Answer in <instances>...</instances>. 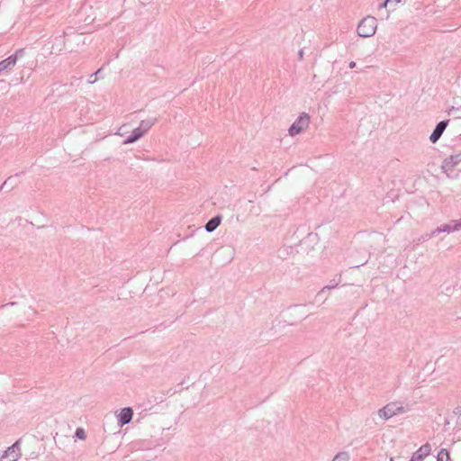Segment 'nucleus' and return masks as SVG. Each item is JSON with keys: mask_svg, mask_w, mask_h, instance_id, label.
<instances>
[{"mask_svg": "<svg viewBox=\"0 0 461 461\" xmlns=\"http://www.w3.org/2000/svg\"><path fill=\"white\" fill-rule=\"evenodd\" d=\"M377 27V21L374 16H366L363 18L357 28V32L359 37L368 38L375 33Z\"/></svg>", "mask_w": 461, "mask_h": 461, "instance_id": "f257e3e1", "label": "nucleus"}, {"mask_svg": "<svg viewBox=\"0 0 461 461\" xmlns=\"http://www.w3.org/2000/svg\"><path fill=\"white\" fill-rule=\"evenodd\" d=\"M406 412V409L400 403L392 402L378 411V416L385 420L393 417L396 414Z\"/></svg>", "mask_w": 461, "mask_h": 461, "instance_id": "f03ea898", "label": "nucleus"}, {"mask_svg": "<svg viewBox=\"0 0 461 461\" xmlns=\"http://www.w3.org/2000/svg\"><path fill=\"white\" fill-rule=\"evenodd\" d=\"M310 124V115L306 113H302L298 118L292 123L288 132L291 136H295L307 129Z\"/></svg>", "mask_w": 461, "mask_h": 461, "instance_id": "7ed1b4c3", "label": "nucleus"}, {"mask_svg": "<svg viewBox=\"0 0 461 461\" xmlns=\"http://www.w3.org/2000/svg\"><path fill=\"white\" fill-rule=\"evenodd\" d=\"M21 442L22 439H17L11 447H9L2 455L5 461H17L21 456Z\"/></svg>", "mask_w": 461, "mask_h": 461, "instance_id": "20e7f679", "label": "nucleus"}, {"mask_svg": "<svg viewBox=\"0 0 461 461\" xmlns=\"http://www.w3.org/2000/svg\"><path fill=\"white\" fill-rule=\"evenodd\" d=\"M461 161V155H452L446 158L442 163L441 168L447 176H451L453 168Z\"/></svg>", "mask_w": 461, "mask_h": 461, "instance_id": "39448f33", "label": "nucleus"}, {"mask_svg": "<svg viewBox=\"0 0 461 461\" xmlns=\"http://www.w3.org/2000/svg\"><path fill=\"white\" fill-rule=\"evenodd\" d=\"M459 230H461V220H452L448 223L436 228L432 230V234H438L441 232L450 233Z\"/></svg>", "mask_w": 461, "mask_h": 461, "instance_id": "423d86ee", "label": "nucleus"}, {"mask_svg": "<svg viewBox=\"0 0 461 461\" xmlns=\"http://www.w3.org/2000/svg\"><path fill=\"white\" fill-rule=\"evenodd\" d=\"M448 122V120H443L437 123L436 127L434 128L432 133L429 136V140L432 143H436L439 140L444 131L446 130Z\"/></svg>", "mask_w": 461, "mask_h": 461, "instance_id": "0eeeda50", "label": "nucleus"}, {"mask_svg": "<svg viewBox=\"0 0 461 461\" xmlns=\"http://www.w3.org/2000/svg\"><path fill=\"white\" fill-rule=\"evenodd\" d=\"M23 53V50H19L15 54L9 56L8 58L0 61V72L11 69L17 61V56Z\"/></svg>", "mask_w": 461, "mask_h": 461, "instance_id": "6e6552de", "label": "nucleus"}, {"mask_svg": "<svg viewBox=\"0 0 461 461\" xmlns=\"http://www.w3.org/2000/svg\"><path fill=\"white\" fill-rule=\"evenodd\" d=\"M431 447L429 443L422 445L416 452L413 453L410 461H422L424 457L429 455Z\"/></svg>", "mask_w": 461, "mask_h": 461, "instance_id": "1a4fd4ad", "label": "nucleus"}, {"mask_svg": "<svg viewBox=\"0 0 461 461\" xmlns=\"http://www.w3.org/2000/svg\"><path fill=\"white\" fill-rule=\"evenodd\" d=\"M132 415H133V411H132L131 408L126 407V408L122 409V411L118 416V423L121 426H124V425L130 423L132 419Z\"/></svg>", "mask_w": 461, "mask_h": 461, "instance_id": "9d476101", "label": "nucleus"}, {"mask_svg": "<svg viewBox=\"0 0 461 461\" xmlns=\"http://www.w3.org/2000/svg\"><path fill=\"white\" fill-rule=\"evenodd\" d=\"M221 216L216 215V216L212 217L206 222V224L204 226L205 230L207 232H212L213 230H215L218 228V226L221 224Z\"/></svg>", "mask_w": 461, "mask_h": 461, "instance_id": "9b49d317", "label": "nucleus"}, {"mask_svg": "<svg viewBox=\"0 0 461 461\" xmlns=\"http://www.w3.org/2000/svg\"><path fill=\"white\" fill-rule=\"evenodd\" d=\"M144 135L138 127L135 128L131 133L123 140V144H131L140 140Z\"/></svg>", "mask_w": 461, "mask_h": 461, "instance_id": "f8f14e48", "label": "nucleus"}, {"mask_svg": "<svg viewBox=\"0 0 461 461\" xmlns=\"http://www.w3.org/2000/svg\"><path fill=\"white\" fill-rule=\"evenodd\" d=\"M157 122L158 118H149L147 120H142L140 121L138 128L145 134Z\"/></svg>", "mask_w": 461, "mask_h": 461, "instance_id": "ddd939ff", "label": "nucleus"}, {"mask_svg": "<svg viewBox=\"0 0 461 461\" xmlns=\"http://www.w3.org/2000/svg\"><path fill=\"white\" fill-rule=\"evenodd\" d=\"M291 253H293L291 246H283L277 250V257L281 259H286Z\"/></svg>", "mask_w": 461, "mask_h": 461, "instance_id": "4468645a", "label": "nucleus"}, {"mask_svg": "<svg viewBox=\"0 0 461 461\" xmlns=\"http://www.w3.org/2000/svg\"><path fill=\"white\" fill-rule=\"evenodd\" d=\"M450 456L447 449L442 448L438 451L437 456V461H449Z\"/></svg>", "mask_w": 461, "mask_h": 461, "instance_id": "2eb2a0df", "label": "nucleus"}, {"mask_svg": "<svg viewBox=\"0 0 461 461\" xmlns=\"http://www.w3.org/2000/svg\"><path fill=\"white\" fill-rule=\"evenodd\" d=\"M332 461H349V456L346 452H340L335 456Z\"/></svg>", "mask_w": 461, "mask_h": 461, "instance_id": "dca6fc26", "label": "nucleus"}, {"mask_svg": "<svg viewBox=\"0 0 461 461\" xmlns=\"http://www.w3.org/2000/svg\"><path fill=\"white\" fill-rule=\"evenodd\" d=\"M102 72V68L96 70L94 74H92L88 79L89 84H94L97 80V76Z\"/></svg>", "mask_w": 461, "mask_h": 461, "instance_id": "f3484780", "label": "nucleus"}, {"mask_svg": "<svg viewBox=\"0 0 461 461\" xmlns=\"http://www.w3.org/2000/svg\"><path fill=\"white\" fill-rule=\"evenodd\" d=\"M401 0H384L383 3L379 5V9L386 8L388 5H392L393 3H400Z\"/></svg>", "mask_w": 461, "mask_h": 461, "instance_id": "a211bd4d", "label": "nucleus"}, {"mask_svg": "<svg viewBox=\"0 0 461 461\" xmlns=\"http://www.w3.org/2000/svg\"><path fill=\"white\" fill-rule=\"evenodd\" d=\"M75 436L79 439H85L86 438V433L85 430L82 428L77 429L75 432Z\"/></svg>", "mask_w": 461, "mask_h": 461, "instance_id": "6ab92c4d", "label": "nucleus"}, {"mask_svg": "<svg viewBox=\"0 0 461 461\" xmlns=\"http://www.w3.org/2000/svg\"><path fill=\"white\" fill-rule=\"evenodd\" d=\"M12 179H13V176H9L3 184L2 185L0 186V191L3 190L5 187L6 186H9L10 185V188H14V185L12 184Z\"/></svg>", "mask_w": 461, "mask_h": 461, "instance_id": "aec40b11", "label": "nucleus"}, {"mask_svg": "<svg viewBox=\"0 0 461 461\" xmlns=\"http://www.w3.org/2000/svg\"><path fill=\"white\" fill-rule=\"evenodd\" d=\"M337 285H338V283H336V282L333 280V281L331 282V284H330V285L324 286V287L321 290V292L319 293V294H321L324 293V292H325V290H330V289H333V288H335Z\"/></svg>", "mask_w": 461, "mask_h": 461, "instance_id": "412c9836", "label": "nucleus"}, {"mask_svg": "<svg viewBox=\"0 0 461 461\" xmlns=\"http://www.w3.org/2000/svg\"><path fill=\"white\" fill-rule=\"evenodd\" d=\"M436 234H432V231L430 233L424 234L420 240H429L431 237L435 236Z\"/></svg>", "mask_w": 461, "mask_h": 461, "instance_id": "4be33fe9", "label": "nucleus"}, {"mask_svg": "<svg viewBox=\"0 0 461 461\" xmlns=\"http://www.w3.org/2000/svg\"><path fill=\"white\" fill-rule=\"evenodd\" d=\"M456 111H458V108L452 106L447 110V113L449 115H454Z\"/></svg>", "mask_w": 461, "mask_h": 461, "instance_id": "5701e85b", "label": "nucleus"}, {"mask_svg": "<svg viewBox=\"0 0 461 461\" xmlns=\"http://www.w3.org/2000/svg\"><path fill=\"white\" fill-rule=\"evenodd\" d=\"M303 55H304L303 50V49L299 50V51H298V59H299V60H303Z\"/></svg>", "mask_w": 461, "mask_h": 461, "instance_id": "b1692460", "label": "nucleus"}, {"mask_svg": "<svg viewBox=\"0 0 461 461\" xmlns=\"http://www.w3.org/2000/svg\"><path fill=\"white\" fill-rule=\"evenodd\" d=\"M348 67H349L350 68H354L356 67V62H355V61H351V62H349Z\"/></svg>", "mask_w": 461, "mask_h": 461, "instance_id": "393cba45", "label": "nucleus"}, {"mask_svg": "<svg viewBox=\"0 0 461 461\" xmlns=\"http://www.w3.org/2000/svg\"><path fill=\"white\" fill-rule=\"evenodd\" d=\"M14 303H7V304H5V305H2V306H1V308H5V307H6V306H8V305H14Z\"/></svg>", "mask_w": 461, "mask_h": 461, "instance_id": "a878e982", "label": "nucleus"}, {"mask_svg": "<svg viewBox=\"0 0 461 461\" xmlns=\"http://www.w3.org/2000/svg\"><path fill=\"white\" fill-rule=\"evenodd\" d=\"M0 461H5L3 456H1Z\"/></svg>", "mask_w": 461, "mask_h": 461, "instance_id": "bb28decb", "label": "nucleus"}, {"mask_svg": "<svg viewBox=\"0 0 461 461\" xmlns=\"http://www.w3.org/2000/svg\"><path fill=\"white\" fill-rule=\"evenodd\" d=\"M390 461H393V458H391V460H390Z\"/></svg>", "mask_w": 461, "mask_h": 461, "instance_id": "cd10ccee", "label": "nucleus"}]
</instances>
